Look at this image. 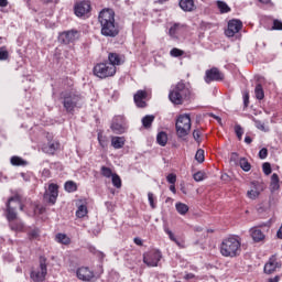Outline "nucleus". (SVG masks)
<instances>
[{"mask_svg": "<svg viewBox=\"0 0 282 282\" xmlns=\"http://www.w3.org/2000/svg\"><path fill=\"white\" fill-rule=\"evenodd\" d=\"M76 276L79 281L89 282L94 279V271L89 270L87 267H80L76 270Z\"/></svg>", "mask_w": 282, "mask_h": 282, "instance_id": "17", "label": "nucleus"}, {"mask_svg": "<svg viewBox=\"0 0 282 282\" xmlns=\"http://www.w3.org/2000/svg\"><path fill=\"white\" fill-rule=\"evenodd\" d=\"M184 279H185L186 281H191V279H195V274H193V273H187V274H185Z\"/></svg>", "mask_w": 282, "mask_h": 282, "instance_id": "57", "label": "nucleus"}, {"mask_svg": "<svg viewBox=\"0 0 282 282\" xmlns=\"http://www.w3.org/2000/svg\"><path fill=\"white\" fill-rule=\"evenodd\" d=\"M156 142L160 144V147H166V143L169 142V135L166 132L161 131L156 135Z\"/></svg>", "mask_w": 282, "mask_h": 282, "instance_id": "27", "label": "nucleus"}, {"mask_svg": "<svg viewBox=\"0 0 282 282\" xmlns=\"http://www.w3.org/2000/svg\"><path fill=\"white\" fill-rule=\"evenodd\" d=\"M148 200H149L151 208H155V197H154L153 193H151V192L148 193Z\"/></svg>", "mask_w": 282, "mask_h": 282, "instance_id": "45", "label": "nucleus"}, {"mask_svg": "<svg viewBox=\"0 0 282 282\" xmlns=\"http://www.w3.org/2000/svg\"><path fill=\"white\" fill-rule=\"evenodd\" d=\"M11 229L19 231V230H23V225L19 224V225H14V224H10Z\"/></svg>", "mask_w": 282, "mask_h": 282, "instance_id": "53", "label": "nucleus"}, {"mask_svg": "<svg viewBox=\"0 0 282 282\" xmlns=\"http://www.w3.org/2000/svg\"><path fill=\"white\" fill-rule=\"evenodd\" d=\"M262 171L264 175H270L272 173V165L270 163L265 162L262 164Z\"/></svg>", "mask_w": 282, "mask_h": 282, "instance_id": "44", "label": "nucleus"}, {"mask_svg": "<svg viewBox=\"0 0 282 282\" xmlns=\"http://www.w3.org/2000/svg\"><path fill=\"white\" fill-rule=\"evenodd\" d=\"M252 122H254V127H257L260 131L268 133L270 131L269 127H265V123L261 122V120H257V118L251 116Z\"/></svg>", "mask_w": 282, "mask_h": 282, "instance_id": "29", "label": "nucleus"}, {"mask_svg": "<svg viewBox=\"0 0 282 282\" xmlns=\"http://www.w3.org/2000/svg\"><path fill=\"white\" fill-rule=\"evenodd\" d=\"M191 98V86L184 80L172 86L169 93V99L173 105H184L185 100Z\"/></svg>", "mask_w": 282, "mask_h": 282, "instance_id": "3", "label": "nucleus"}, {"mask_svg": "<svg viewBox=\"0 0 282 282\" xmlns=\"http://www.w3.org/2000/svg\"><path fill=\"white\" fill-rule=\"evenodd\" d=\"M195 160L198 161L199 164H202L204 162L205 156H204V150L203 149L197 150V152L195 154Z\"/></svg>", "mask_w": 282, "mask_h": 282, "instance_id": "42", "label": "nucleus"}, {"mask_svg": "<svg viewBox=\"0 0 282 282\" xmlns=\"http://www.w3.org/2000/svg\"><path fill=\"white\" fill-rule=\"evenodd\" d=\"M224 80V73L219 72L217 67L206 70L205 73V83L210 84L213 82L219 83Z\"/></svg>", "mask_w": 282, "mask_h": 282, "instance_id": "15", "label": "nucleus"}, {"mask_svg": "<svg viewBox=\"0 0 282 282\" xmlns=\"http://www.w3.org/2000/svg\"><path fill=\"white\" fill-rule=\"evenodd\" d=\"M110 129L113 131V133H117L118 135L124 133L127 131V119L124 118V116H115Z\"/></svg>", "mask_w": 282, "mask_h": 282, "instance_id": "12", "label": "nucleus"}, {"mask_svg": "<svg viewBox=\"0 0 282 282\" xmlns=\"http://www.w3.org/2000/svg\"><path fill=\"white\" fill-rule=\"evenodd\" d=\"M208 116H209V118H214V120H217V122H219V124H221V119L219 116H217L213 112H209Z\"/></svg>", "mask_w": 282, "mask_h": 282, "instance_id": "55", "label": "nucleus"}, {"mask_svg": "<svg viewBox=\"0 0 282 282\" xmlns=\"http://www.w3.org/2000/svg\"><path fill=\"white\" fill-rule=\"evenodd\" d=\"M171 56H173L174 58H177L180 56H184V51L180 50V48H172L170 52Z\"/></svg>", "mask_w": 282, "mask_h": 282, "instance_id": "43", "label": "nucleus"}, {"mask_svg": "<svg viewBox=\"0 0 282 282\" xmlns=\"http://www.w3.org/2000/svg\"><path fill=\"white\" fill-rule=\"evenodd\" d=\"M281 261L276 259V256H271L268 262L264 264V274H274L276 270H280Z\"/></svg>", "mask_w": 282, "mask_h": 282, "instance_id": "16", "label": "nucleus"}, {"mask_svg": "<svg viewBox=\"0 0 282 282\" xmlns=\"http://www.w3.org/2000/svg\"><path fill=\"white\" fill-rule=\"evenodd\" d=\"M164 232H166V235L169 236V239L171 241L176 243V246H180V240H177V238H175V234H173V231L171 229H169L167 227H164Z\"/></svg>", "mask_w": 282, "mask_h": 282, "instance_id": "39", "label": "nucleus"}, {"mask_svg": "<svg viewBox=\"0 0 282 282\" xmlns=\"http://www.w3.org/2000/svg\"><path fill=\"white\" fill-rule=\"evenodd\" d=\"M280 276L279 275H275L274 278H270L269 279V282H278V281H280Z\"/></svg>", "mask_w": 282, "mask_h": 282, "instance_id": "61", "label": "nucleus"}, {"mask_svg": "<svg viewBox=\"0 0 282 282\" xmlns=\"http://www.w3.org/2000/svg\"><path fill=\"white\" fill-rule=\"evenodd\" d=\"M116 72L117 68L113 67L111 64H108L107 62L98 63L93 68L94 76L100 78L101 80L116 76Z\"/></svg>", "mask_w": 282, "mask_h": 282, "instance_id": "5", "label": "nucleus"}, {"mask_svg": "<svg viewBox=\"0 0 282 282\" xmlns=\"http://www.w3.org/2000/svg\"><path fill=\"white\" fill-rule=\"evenodd\" d=\"M273 30H282V22L280 20L273 21Z\"/></svg>", "mask_w": 282, "mask_h": 282, "instance_id": "52", "label": "nucleus"}, {"mask_svg": "<svg viewBox=\"0 0 282 282\" xmlns=\"http://www.w3.org/2000/svg\"><path fill=\"white\" fill-rule=\"evenodd\" d=\"M194 180H195V182H203V180H204V174H203L202 172H196V173L194 174Z\"/></svg>", "mask_w": 282, "mask_h": 282, "instance_id": "50", "label": "nucleus"}, {"mask_svg": "<svg viewBox=\"0 0 282 282\" xmlns=\"http://www.w3.org/2000/svg\"><path fill=\"white\" fill-rule=\"evenodd\" d=\"M9 56L10 53H8L6 46L0 47V61H8Z\"/></svg>", "mask_w": 282, "mask_h": 282, "instance_id": "41", "label": "nucleus"}, {"mask_svg": "<svg viewBox=\"0 0 282 282\" xmlns=\"http://www.w3.org/2000/svg\"><path fill=\"white\" fill-rule=\"evenodd\" d=\"M64 188H65L66 193H76V191H78V186L76 185V182H74V181H67L64 184Z\"/></svg>", "mask_w": 282, "mask_h": 282, "instance_id": "30", "label": "nucleus"}, {"mask_svg": "<svg viewBox=\"0 0 282 282\" xmlns=\"http://www.w3.org/2000/svg\"><path fill=\"white\" fill-rule=\"evenodd\" d=\"M134 243H135L137 246H142V239H140V238H134Z\"/></svg>", "mask_w": 282, "mask_h": 282, "instance_id": "63", "label": "nucleus"}, {"mask_svg": "<svg viewBox=\"0 0 282 282\" xmlns=\"http://www.w3.org/2000/svg\"><path fill=\"white\" fill-rule=\"evenodd\" d=\"M162 260V252L160 250H151L143 254V263L148 268H158V263Z\"/></svg>", "mask_w": 282, "mask_h": 282, "instance_id": "9", "label": "nucleus"}, {"mask_svg": "<svg viewBox=\"0 0 282 282\" xmlns=\"http://www.w3.org/2000/svg\"><path fill=\"white\" fill-rule=\"evenodd\" d=\"M89 12H91V2L89 0H83L74 6V13L79 19H83V17H89Z\"/></svg>", "mask_w": 282, "mask_h": 282, "instance_id": "10", "label": "nucleus"}, {"mask_svg": "<svg viewBox=\"0 0 282 282\" xmlns=\"http://www.w3.org/2000/svg\"><path fill=\"white\" fill-rule=\"evenodd\" d=\"M175 208H176L178 215H186V213H188V205H186L184 203H176Z\"/></svg>", "mask_w": 282, "mask_h": 282, "instance_id": "35", "label": "nucleus"}, {"mask_svg": "<svg viewBox=\"0 0 282 282\" xmlns=\"http://www.w3.org/2000/svg\"><path fill=\"white\" fill-rule=\"evenodd\" d=\"M170 191H171V193H173L174 195L177 193V191L175 189V184L170 185Z\"/></svg>", "mask_w": 282, "mask_h": 282, "instance_id": "62", "label": "nucleus"}, {"mask_svg": "<svg viewBox=\"0 0 282 282\" xmlns=\"http://www.w3.org/2000/svg\"><path fill=\"white\" fill-rule=\"evenodd\" d=\"M239 164H240V169H242V171H245L246 173H248V171L252 169V166L250 165V162H248L246 158L240 159Z\"/></svg>", "mask_w": 282, "mask_h": 282, "instance_id": "37", "label": "nucleus"}, {"mask_svg": "<svg viewBox=\"0 0 282 282\" xmlns=\"http://www.w3.org/2000/svg\"><path fill=\"white\" fill-rule=\"evenodd\" d=\"M245 142L246 144H252V138H250L249 135L245 137Z\"/></svg>", "mask_w": 282, "mask_h": 282, "instance_id": "59", "label": "nucleus"}, {"mask_svg": "<svg viewBox=\"0 0 282 282\" xmlns=\"http://www.w3.org/2000/svg\"><path fill=\"white\" fill-rule=\"evenodd\" d=\"M12 166H28V161L23 160L20 156H12L10 160Z\"/></svg>", "mask_w": 282, "mask_h": 282, "instance_id": "28", "label": "nucleus"}, {"mask_svg": "<svg viewBox=\"0 0 282 282\" xmlns=\"http://www.w3.org/2000/svg\"><path fill=\"white\" fill-rule=\"evenodd\" d=\"M127 143V139L124 137H111V147L116 150L123 149Z\"/></svg>", "mask_w": 282, "mask_h": 282, "instance_id": "23", "label": "nucleus"}, {"mask_svg": "<svg viewBox=\"0 0 282 282\" xmlns=\"http://www.w3.org/2000/svg\"><path fill=\"white\" fill-rule=\"evenodd\" d=\"M235 132H236L238 140H241V138L243 135V128H241V126H236Z\"/></svg>", "mask_w": 282, "mask_h": 282, "instance_id": "46", "label": "nucleus"}, {"mask_svg": "<svg viewBox=\"0 0 282 282\" xmlns=\"http://www.w3.org/2000/svg\"><path fill=\"white\" fill-rule=\"evenodd\" d=\"M154 120H155V116L147 115L142 118L141 122L144 129H151V126L153 124Z\"/></svg>", "mask_w": 282, "mask_h": 282, "instance_id": "26", "label": "nucleus"}, {"mask_svg": "<svg viewBox=\"0 0 282 282\" xmlns=\"http://www.w3.org/2000/svg\"><path fill=\"white\" fill-rule=\"evenodd\" d=\"M110 177L112 180V185L115 186V188H122V180L118 174L115 173Z\"/></svg>", "mask_w": 282, "mask_h": 282, "instance_id": "36", "label": "nucleus"}, {"mask_svg": "<svg viewBox=\"0 0 282 282\" xmlns=\"http://www.w3.org/2000/svg\"><path fill=\"white\" fill-rule=\"evenodd\" d=\"M276 237H278V239H282V225L276 232Z\"/></svg>", "mask_w": 282, "mask_h": 282, "instance_id": "60", "label": "nucleus"}, {"mask_svg": "<svg viewBox=\"0 0 282 282\" xmlns=\"http://www.w3.org/2000/svg\"><path fill=\"white\" fill-rule=\"evenodd\" d=\"M259 158H260V160H265V158H268V150L265 148H262L259 151Z\"/></svg>", "mask_w": 282, "mask_h": 282, "instance_id": "49", "label": "nucleus"}, {"mask_svg": "<svg viewBox=\"0 0 282 282\" xmlns=\"http://www.w3.org/2000/svg\"><path fill=\"white\" fill-rule=\"evenodd\" d=\"M58 149V142L50 141L46 145L43 147L44 153H48L54 155L56 150Z\"/></svg>", "mask_w": 282, "mask_h": 282, "instance_id": "25", "label": "nucleus"}, {"mask_svg": "<svg viewBox=\"0 0 282 282\" xmlns=\"http://www.w3.org/2000/svg\"><path fill=\"white\" fill-rule=\"evenodd\" d=\"M254 94L258 100H263V98H265V94L263 93V86H261V84H257L254 88Z\"/></svg>", "mask_w": 282, "mask_h": 282, "instance_id": "34", "label": "nucleus"}, {"mask_svg": "<svg viewBox=\"0 0 282 282\" xmlns=\"http://www.w3.org/2000/svg\"><path fill=\"white\" fill-rule=\"evenodd\" d=\"M178 6L183 12H194V10H197L195 0H180Z\"/></svg>", "mask_w": 282, "mask_h": 282, "instance_id": "21", "label": "nucleus"}, {"mask_svg": "<svg viewBox=\"0 0 282 282\" xmlns=\"http://www.w3.org/2000/svg\"><path fill=\"white\" fill-rule=\"evenodd\" d=\"M98 21L101 28V35L109 39H116L120 34L116 23V12L112 9H104L99 12Z\"/></svg>", "mask_w": 282, "mask_h": 282, "instance_id": "1", "label": "nucleus"}, {"mask_svg": "<svg viewBox=\"0 0 282 282\" xmlns=\"http://www.w3.org/2000/svg\"><path fill=\"white\" fill-rule=\"evenodd\" d=\"M61 100L66 113H70V116H74L76 109H80L85 105V97L74 89L62 91Z\"/></svg>", "mask_w": 282, "mask_h": 282, "instance_id": "2", "label": "nucleus"}, {"mask_svg": "<svg viewBox=\"0 0 282 282\" xmlns=\"http://www.w3.org/2000/svg\"><path fill=\"white\" fill-rule=\"evenodd\" d=\"M250 235L251 239L256 243H259V241H263V239H265V235L263 234V231H261V229L257 227L250 229Z\"/></svg>", "mask_w": 282, "mask_h": 282, "instance_id": "22", "label": "nucleus"}, {"mask_svg": "<svg viewBox=\"0 0 282 282\" xmlns=\"http://www.w3.org/2000/svg\"><path fill=\"white\" fill-rule=\"evenodd\" d=\"M220 254L223 257H239L241 254V241L237 237H229L223 240L220 245Z\"/></svg>", "mask_w": 282, "mask_h": 282, "instance_id": "4", "label": "nucleus"}, {"mask_svg": "<svg viewBox=\"0 0 282 282\" xmlns=\"http://www.w3.org/2000/svg\"><path fill=\"white\" fill-rule=\"evenodd\" d=\"M43 199L51 206H54V204H56V200L58 199V185L51 183L43 195Z\"/></svg>", "mask_w": 282, "mask_h": 282, "instance_id": "11", "label": "nucleus"}, {"mask_svg": "<svg viewBox=\"0 0 282 282\" xmlns=\"http://www.w3.org/2000/svg\"><path fill=\"white\" fill-rule=\"evenodd\" d=\"M177 138H186L191 133V115H180L175 123Z\"/></svg>", "mask_w": 282, "mask_h": 282, "instance_id": "6", "label": "nucleus"}, {"mask_svg": "<svg viewBox=\"0 0 282 282\" xmlns=\"http://www.w3.org/2000/svg\"><path fill=\"white\" fill-rule=\"evenodd\" d=\"M20 175L24 180V182H30V175H28L26 173H23V172Z\"/></svg>", "mask_w": 282, "mask_h": 282, "instance_id": "56", "label": "nucleus"}, {"mask_svg": "<svg viewBox=\"0 0 282 282\" xmlns=\"http://www.w3.org/2000/svg\"><path fill=\"white\" fill-rule=\"evenodd\" d=\"M19 206L20 210H23V205L18 197L9 198L7 203V219L8 221H14L17 219V207Z\"/></svg>", "mask_w": 282, "mask_h": 282, "instance_id": "8", "label": "nucleus"}, {"mask_svg": "<svg viewBox=\"0 0 282 282\" xmlns=\"http://www.w3.org/2000/svg\"><path fill=\"white\" fill-rule=\"evenodd\" d=\"M147 96L148 94L145 93V90L137 91V94L133 97L137 107H139L140 109H144V107H147V101H144L147 100Z\"/></svg>", "mask_w": 282, "mask_h": 282, "instance_id": "20", "label": "nucleus"}, {"mask_svg": "<svg viewBox=\"0 0 282 282\" xmlns=\"http://www.w3.org/2000/svg\"><path fill=\"white\" fill-rule=\"evenodd\" d=\"M106 62L112 67H119V65H124V55H120L118 53H109L108 61Z\"/></svg>", "mask_w": 282, "mask_h": 282, "instance_id": "19", "label": "nucleus"}, {"mask_svg": "<svg viewBox=\"0 0 282 282\" xmlns=\"http://www.w3.org/2000/svg\"><path fill=\"white\" fill-rule=\"evenodd\" d=\"M271 191L274 192V191H279L280 188V185H279V174L276 173H273L272 176H271Z\"/></svg>", "mask_w": 282, "mask_h": 282, "instance_id": "32", "label": "nucleus"}, {"mask_svg": "<svg viewBox=\"0 0 282 282\" xmlns=\"http://www.w3.org/2000/svg\"><path fill=\"white\" fill-rule=\"evenodd\" d=\"M261 191H263L261 183L253 181L251 182V189L247 192V197L249 199H257L261 195Z\"/></svg>", "mask_w": 282, "mask_h": 282, "instance_id": "18", "label": "nucleus"}, {"mask_svg": "<svg viewBox=\"0 0 282 282\" xmlns=\"http://www.w3.org/2000/svg\"><path fill=\"white\" fill-rule=\"evenodd\" d=\"M182 28H184L183 24L174 23L169 30V35L171 36V39H177V35L180 34Z\"/></svg>", "mask_w": 282, "mask_h": 282, "instance_id": "24", "label": "nucleus"}, {"mask_svg": "<svg viewBox=\"0 0 282 282\" xmlns=\"http://www.w3.org/2000/svg\"><path fill=\"white\" fill-rule=\"evenodd\" d=\"M243 105H245V107H248L250 105V94L249 93L243 94Z\"/></svg>", "mask_w": 282, "mask_h": 282, "instance_id": "51", "label": "nucleus"}, {"mask_svg": "<svg viewBox=\"0 0 282 282\" xmlns=\"http://www.w3.org/2000/svg\"><path fill=\"white\" fill-rule=\"evenodd\" d=\"M80 34L77 30L65 31L59 34L58 41L63 43V45H69V43H74V41H78Z\"/></svg>", "mask_w": 282, "mask_h": 282, "instance_id": "13", "label": "nucleus"}, {"mask_svg": "<svg viewBox=\"0 0 282 282\" xmlns=\"http://www.w3.org/2000/svg\"><path fill=\"white\" fill-rule=\"evenodd\" d=\"M166 181L169 182V184H175V182H177V176L171 173L166 176Z\"/></svg>", "mask_w": 282, "mask_h": 282, "instance_id": "48", "label": "nucleus"}, {"mask_svg": "<svg viewBox=\"0 0 282 282\" xmlns=\"http://www.w3.org/2000/svg\"><path fill=\"white\" fill-rule=\"evenodd\" d=\"M56 239L58 243H63L64 246H69V243H72V240L65 234H57Z\"/></svg>", "mask_w": 282, "mask_h": 282, "instance_id": "33", "label": "nucleus"}, {"mask_svg": "<svg viewBox=\"0 0 282 282\" xmlns=\"http://www.w3.org/2000/svg\"><path fill=\"white\" fill-rule=\"evenodd\" d=\"M101 175H102L104 177L109 178V177L113 176L115 174H113V172H112L109 167H107V166H101Z\"/></svg>", "mask_w": 282, "mask_h": 282, "instance_id": "40", "label": "nucleus"}, {"mask_svg": "<svg viewBox=\"0 0 282 282\" xmlns=\"http://www.w3.org/2000/svg\"><path fill=\"white\" fill-rule=\"evenodd\" d=\"M200 132H199V130H194L193 131V138H194V140L196 141V142H199V138H200Z\"/></svg>", "mask_w": 282, "mask_h": 282, "instance_id": "54", "label": "nucleus"}, {"mask_svg": "<svg viewBox=\"0 0 282 282\" xmlns=\"http://www.w3.org/2000/svg\"><path fill=\"white\" fill-rule=\"evenodd\" d=\"M0 8H8V0H0Z\"/></svg>", "mask_w": 282, "mask_h": 282, "instance_id": "58", "label": "nucleus"}, {"mask_svg": "<svg viewBox=\"0 0 282 282\" xmlns=\"http://www.w3.org/2000/svg\"><path fill=\"white\" fill-rule=\"evenodd\" d=\"M29 239H39V229H32L29 231Z\"/></svg>", "mask_w": 282, "mask_h": 282, "instance_id": "47", "label": "nucleus"}, {"mask_svg": "<svg viewBox=\"0 0 282 282\" xmlns=\"http://www.w3.org/2000/svg\"><path fill=\"white\" fill-rule=\"evenodd\" d=\"M47 276V258L41 256L40 257V265L37 269L32 270L30 273V278L33 282H43Z\"/></svg>", "mask_w": 282, "mask_h": 282, "instance_id": "7", "label": "nucleus"}, {"mask_svg": "<svg viewBox=\"0 0 282 282\" xmlns=\"http://www.w3.org/2000/svg\"><path fill=\"white\" fill-rule=\"evenodd\" d=\"M260 3L268 6V3H272V0H258Z\"/></svg>", "mask_w": 282, "mask_h": 282, "instance_id": "64", "label": "nucleus"}, {"mask_svg": "<svg viewBox=\"0 0 282 282\" xmlns=\"http://www.w3.org/2000/svg\"><path fill=\"white\" fill-rule=\"evenodd\" d=\"M87 216V206L80 205L76 210V217L83 219V217Z\"/></svg>", "mask_w": 282, "mask_h": 282, "instance_id": "38", "label": "nucleus"}, {"mask_svg": "<svg viewBox=\"0 0 282 282\" xmlns=\"http://www.w3.org/2000/svg\"><path fill=\"white\" fill-rule=\"evenodd\" d=\"M217 8H218L220 14H228V12H230V8L228 7V3H226L221 0L217 1Z\"/></svg>", "mask_w": 282, "mask_h": 282, "instance_id": "31", "label": "nucleus"}, {"mask_svg": "<svg viewBox=\"0 0 282 282\" xmlns=\"http://www.w3.org/2000/svg\"><path fill=\"white\" fill-rule=\"evenodd\" d=\"M243 28L241 20L232 19L228 22L227 30L225 31L226 36L232 37L235 34H239Z\"/></svg>", "mask_w": 282, "mask_h": 282, "instance_id": "14", "label": "nucleus"}]
</instances>
